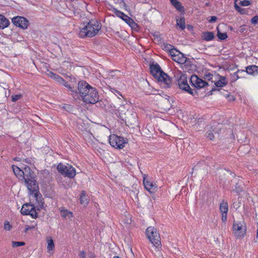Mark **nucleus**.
<instances>
[{"label": "nucleus", "mask_w": 258, "mask_h": 258, "mask_svg": "<svg viewBox=\"0 0 258 258\" xmlns=\"http://www.w3.org/2000/svg\"><path fill=\"white\" fill-rule=\"evenodd\" d=\"M20 167L13 165L12 168L15 175L20 179L24 180L26 186L30 192V195H33L37 199L39 192L38 186L36 183L35 174L31 171L29 166Z\"/></svg>", "instance_id": "1"}, {"label": "nucleus", "mask_w": 258, "mask_h": 258, "mask_svg": "<svg viewBox=\"0 0 258 258\" xmlns=\"http://www.w3.org/2000/svg\"><path fill=\"white\" fill-rule=\"evenodd\" d=\"M79 93L82 100L86 103L95 104L99 100V95L96 88L85 81H80L78 85Z\"/></svg>", "instance_id": "2"}, {"label": "nucleus", "mask_w": 258, "mask_h": 258, "mask_svg": "<svg viewBox=\"0 0 258 258\" xmlns=\"http://www.w3.org/2000/svg\"><path fill=\"white\" fill-rule=\"evenodd\" d=\"M100 23L95 20H92L81 28L79 35L80 37H92L97 34L101 29Z\"/></svg>", "instance_id": "3"}, {"label": "nucleus", "mask_w": 258, "mask_h": 258, "mask_svg": "<svg viewBox=\"0 0 258 258\" xmlns=\"http://www.w3.org/2000/svg\"><path fill=\"white\" fill-rule=\"evenodd\" d=\"M151 73L152 76L160 83L164 88L169 87L171 83V80L170 77L161 69L160 66L158 64H152L150 66Z\"/></svg>", "instance_id": "4"}, {"label": "nucleus", "mask_w": 258, "mask_h": 258, "mask_svg": "<svg viewBox=\"0 0 258 258\" xmlns=\"http://www.w3.org/2000/svg\"><path fill=\"white\" fill-rule=\"evenodd\" d=\"M232 232L236 238H243L246 232V226L244 221H234L232 226Z\"/></svg>", "instance_id": "5"}, {"label": "nucleus", "mask_w": 258, "mask_h": 258, "mask_svg": "<svg viewBox=\"0 0 258 258\" xmlns=\"http://www.w3.org/2000/svg\"><path fill=\"white\" fill-rule=\"evenodd\" d=\"M146 234L153 245L156 248H158L161 245L160 237L156 229L154 227H149L146 230Z\"/></svg>", "instance_id": "6"}, {"label": "nucleus", "mask_w": 258, "mask_h": 258, "mask_svg": "<svg viewBox=\"0 0 258 258\" xmlns=\"http://www.w3.org/2000/svg\"><path fill=\"white\" fill-rule=\"evenodd\" d=\"M109 142L110 145L115 149H122L127 143V140L123 137L113 134L109 136Z\"/></svg>", "instance_id": "7"}, {"label": "nucleus", "mask_w": 258, "mask_h": 258, "mask_svg": "<svg viewBox=\"0 0 258 258\" xmlns=\"http://www.w3.org/2000/svg\"><path fill=\"white\" fill-rule=\"evenodd\" d=\"M57 169L61 174L69 178H74L76 174L75 168L69 164L59 163L57 166Z\"/></svg>", "instance_id": "8"}, {"label": "nucleus", "mask_w": 258, "mask_h": 258, "mask_svg": "<svg viewBox=\"0 0 258 258\" xmlns=\"http://www.w3.org/2000/svg\"><path fill=\"white\" fill-rule=\"evenodd\" d=\"M178 85L180 89L185 91L190 94H194L192 90L190 88L187 83V77L185 74H181L179 78L178 79Z\"/></svg>", "instance_id": "9"}, {"label": "nucleus", "mask_w": 258, "mask_h": 258, "mask_svg": "<svg viewBox=\"0 0 258 258\" xmlns=\"http://www.w3.org/2000/svg\"><path fill=\"white\" fill-rule=\"evenodd\" d=\"M21 213L23 215H30L33 218H36L37 217L35 207L32 204H24L21 208Z\"/></svg>", "instance_id": "10"}, {"label": "nucleus", "mask_w": 258, "mask_h": 258, "mask_svg": "<svg viewBox=\"0 0 258 258\" xmlns=\"http://www.w3.org/2000/svg\"><path fill=\"white\" fill-rule=\"evenodd\" d=\"M190 82L192 86L197 89H201L208 85L207 82L199 78L197 75H192Z\"/></svg>", "instance_id": "11"}, {"label": "nucleus", "mask_w": 258, "mask_h": 258, "mask_svg": "<svg viewBox=\"0 0 258 258\" xmlns=\"http://www.w3.org/2000/svg\"><path fill=\"white\" fill-rule=\"evenodd\" d=\"M172 59L175 62L180 64H183L186 61L187 58L177 50H173L171 52L170 55Z\"/></svg>", "instance_id": "12"}, {"label": "nucleus", "mask_w": 258, "mask_h": 258, "mask_svg": "<svg viewBox=\"0 0 258 258\" xmlns=\"http://www.w3.org/2000/svg\"><path fill=\"white\" fill-rule=\"evenodd\" d=\"M12 23L16 26L23 29H26L28 26V21L24 17L17 16L12 19Z\"/></svg>", "instance_id": "13"}, {"label": "nucleus", "mask_w": 258, "mask_h": 258, "mask_svg": "<svg viewBox=\"0 0 258 258\" xmlns=\"http://www.w3.org/2000/svg\"><path fill=\"white\" fill-rule=\"evenodd\" d=\"M143 178V183L145 188L150 193L154 192L157 188L156 183L147 179L146 174H144Z\"/></svg>", "instance_id": "14"}, {"label": "nucleus", "mask_w": 258, "mask_h": 258, "mask_svg": "<svg viewBox=\"0 0 258 258\" xmlns=\"http://www.w3.org/2000/svg\"><path fill=\"white\" fill-rule=\"evenodd\" d=\"M228 210V205L227 202L223 201L220 205V211L221 213V219L223 222L227 220V214Z\"/></svg>", "instance_id": "15"}, {"label": "nucleus", "mask_w": 258, "mask_h": 258, "mask_svg": "<svg viewBox=\"0 0 258 258\" xmlns=\"http://www.w3.org/2000/svg\"><path fill=\"white\" fill-rule=\"evenodd\" d=\"M47 242V250L50 255H52L54 251V243L51 237L47 236L46 238Z\"/></svg>", "instance_id": "16"}, {"label": "nucleus", "mask_w": 258, "mask_h": 258, "mask_svg": "<svg viewBox=\"0 0 258 258\" xmlns=\"http://www.w3.org/2000/svg\"><path fill=\"white\" fill-rule=\"evenodd\" d=\"M217 77L218 80L215 81V85L217 87H223L228 84L227 78L225 76H222L219 75L216 76Z\"/></svg>", "instance_id": "17"}, {"label": "nucleus", "mask_w": 258, "mask_h": 258, "mask_svg": "<svg viewBox=\"0 0 258 258\" xmlns=\"http://www.w3.org/2000/svg\"><path fill=\"white\" fill-rule=\"evenodd\" d=\"M60 212L61 216L65 219H71L73 217L72 212L63 208H60Z\"/></svg>", "instance_id": "18"}, {"label": "nucleus", "mask_w": 258, "mask_h": 258, "mask_svg": "<svg viewBox=\"0 0 258 258\" xmlns=\"http://www.w3.org/2000/svg\"><path fill=\"white\" fill-rule=\"evenodd\" d=\"M10 25L9 20L4 16L0 14V29H4L7 28Z\"/></svg>", "instance_id": "19"}, {"label": "nucleus", "mask_w": 258, "mask_h": 258, "mask_svg": "<svg viewBox=\"0 0 258 258\" xmlns=\"http://www.w3.org/2000/svg\"><path fill=\"white\" fill-rule=\"evenodd\" d=\"M245 74H248L251 75H256L258 74V67L252 65L248 66L246 68Z\"/></svg>", "instance_id": "20"}, {"label": "nucleus", "mask_w": 258, "mask_h": 258, "mask_svg": "<svg viewBox=\"0 0 258 258\" xmlns=\"http://www.w3.org/2000/svg\"><path fill=\"white\" fill-rule=\"evenodd\" d=\"M240 74H245L244 70H238L236 72L230 75V80L232 82H234L238 79L242 78V76H239Z\"/></svg>", "instance_id": "21"}, {"label": "nucleus", "mask_w": 258, "mask_h": 258, "mask_svg": "<svg viewBox=\"0 0 258 258\" xmlns=\"http://www.w3.org/2000/svg\"><path fill=\"white\" fill-rule=\"evenodd\" d=\"M89 203V199L85 191L83 190L81 192L80 203L84 206H86Z\"/></svg>", "instance_id": "22"}, {"label": "nucleus", "mask_w": 258, "mask_h": 258, "mask_svg": "<svg viewBox=\"0 0 258 258\" xmlns=\"http://www.w3.org/2000/svg\"><path fill=\"white\" fill-rule=\"evenodd\" d=\"M60 84L62 85L64 87H66L67 88L69 89V91L72 92V95H73V97L75 98L76 96H78V91L75 90L73 89V87L68 83L66 81L63 80V82L61 83Z\"/></svg>", "instance_id": "23"}, {"label": "nucleus", "mask_w": 258, "mask_h": 258, "mask_svg": "<svg viewBox=\"0 0 258 258\" xmlns=\"http://www.w3.org/2000/svg\"><path fill=\"white\" fill-rule=\"evenodd\" d=\"M202 38L204 40L209 41L214 39V35L213 32H205L203 33Z\"/></svg>", "instance_id": "24"}, {"label": "nucleus", "mask_w": 258, "mask_h": 258, "mask_svg": "<svg viewBox=\"0 0 258 258\" xmlns=\"http://www.w3.org/2000/svg\"><path fill=\"white\" fill-rule=\"evenodd\" d=\"M48 75L51 78H52V79H53L60 84L63 82L64 79L55 73H53L52 72H49Z\"/></svg>", "instance_id": "25"}, {"label": "nucleus", "mask_w": 258, "mask_h": 258, "mask_svg": "<svg viewBox=\"0 0 258 258\" xmlns=\"http://www.w3.org/2000/svg\"><path fill=\"white\" fill-rule=\"evenodd\" d=\"M176 25L179 26L182 30L185 28L184 17H182L176 19Z\"/></svg>", "instance_id": "26"}, {"label": "nucleus", "mask_w": 258, "mask_h": 258, "mask_svg": "<svg viewBox=\"0 0 258 258\" xmlns=\"http://www.w3.org/2000/svg\"><path fill=\"white\" fill-rule=\"evenodd\" d=\"M171 3L174 7L179 12L183 11V7L181 5L180 3L177 0H170Z\"/></svg>", "instance_id": "27"}, {"label": "nucleus", "mask_w": 258, "mask_h": 258, "mask_svg": "<svg viewBox=\"0 0 258 258\" xmlns=\"http://www.w3.org/2000/svg\"><path fill=\"white\" fill-rule=\"evenodd\" d=\"M122 20H124L127 24H128L131 27H133V26L136 24L133 20L130 18L127 15L124 16V17L122 18Z\"/></svg>", "instance_id": "28"}, {"label": "nucleus", "mask_w": 258, "mask_h": 258, "mask_svg": "<svg viewBox=\"0 0 258 258\" xmlns=\"http://www.w3.org/2000/svg\"><path fill=\"white\" fill-rule=\"evenodd\" d=\"M164 49L168 51L169 52L170 55H171V52L173 50H176L173 47V46L168 44H164Z\"/></svg>", "instance_id": "29"}, {"label": "nucleus", "mask_w": 258, "mask_h": 258, "mask_svg": "<svg viewBox=\"0 0 258 258\" xmlns=\"http://www.w3.org/2000/svg\"><path fill=\"white\" fill-rule=\"evenodd\" d=\"M234 8L240 14H244L246 12L245 9L240 8L236 3H234Z\"/></svg>", "instance_id": "30"}, {"label": "nucleus", "mask_w": 258, "mask_h": 258, "mask_svg": "<svg viewBox=\"0 0 258 258\" xmlns=\"http://www.w3.org/2000/svg\"><path fill=\"white\" fill-rule=\"evenodd\" d=\"M217 29H218V32H217V36L218 37L219 39H220V40H225L227 38V35L226 33H221L220 32L219 30H218V28H217Z\"/></svg>", "instance_id": "31"}, {"label": "nucleus", "mask_w": 258, "mask_h": 258, "mask_svg": "<svg viewBox=\"0 0 258 258\" xmlns=\"http://www.w3.org/2000/svg\"><path fill=\"white\" fill-rule=\"evenodd\" d=\"M25 244V242L22 241H13L12 242V246L13 247H19L21 246H23Z\"/></svg>", "instance_id": "32"}, {"label": "nucleus", "mask_w": 258, "mask_h": 258, "mask_svg": "<svg viewBox=\"0 0 258 258\" xmlns=\"http://www.w3.org/2000/svg\"><path fill=\"white\" fill-rule=\"evenodd\" d=\"M118 73H119V72H118L117 70L112 71L108 74V77L109 78H113L114 77H115L116 76H117V74H118Z\"/></svg>", "instance_id": "33"}, {"label": "nucleus", "mask_w": 258, "mask_h": 258, "mask_svg": "<svg viewBox=\"0 0 258 258\" xmlns=\"http://www.w3.org/2000/svg\"><path fill=\"white\" fill-rule=\"evenodd\" d=\"M12 227V225L10 223L9 221L5 222L4 227L6 230H10L11 229Z\"/></svg>", "instance_id": "34"}, {"label": "nucleus", "mask_w": 258, "mask_h": 258, "mask_svg": "<svg viewBox=\"0 0 258 258\" xmlns=\"http://www.w3.org/2000/svg\"><path fill=\"white\" fill-rule=\"evenodd\" d=\"M240 5L242 6H248L250 5V2L248 0H244L242 1H241L239 3Z\"/></svg>", "instance_id": "35"}, {"label": "nucleus", "mask_w": 258, "mask_h": 258, "mask_svg": "<svg viewBox=\"0 0 258 258\" xmlns=\"http://www.w3.org/2000/svg\"><path fill=\"white\" fill-rule=\"evenodd\" d=\"M206 137L210 140H212L214 137V134L211 131H208L206 133Z\"/></svg>", "instance_id": "36"}, {"label": "nucleus", "mask_w": 258, "mask_h": 258, "mask_svg": "<svg viewBox=\"0 0 258 258\" xmlns=\"http://www.w3.org/2000/svg\"><path fill=\"white\" fill-rule=\"evenodd\" d=\"M22 97L21 94H17L12 96V100L13 102H15L20 99Z\"/></svg>", "instance_id": "37"}, {"label": "nucleus", "mask_w": 258, "mask_h": 258, "mask_svg": "<svg viewBox=\"0 0 258 258\" xmlns=\"http://www.w3.org/2000/svg\"><path fill=\"white\" fill-rule=\"evenodd\" d=\"M213 77H214V75L210 73H209L205 75V79H207L208 80L211 81L212 82L214 81Z\"/></svg>", "instance_id": "38"}, {"label": "nucleus", "mask_w": 258, "mask_h": 258, "mask_svg": "<svg viewBox=\"0 0 258 258\" xmlns=\"http://www.w3.org/2000/svg\"><path fill=\"white\" fill-rule=\"evenodd\" d=\"M251 22L252 24H256L258 23V16H255L251 19Z\"/></svg>", "instance_id": "39"}, {"label": "nucleus", "mask_w": 258, "mask_h": 258, "mask_svg": "<svg viewBox=\"0 0 258 258\" xmlns=\"http://www.w3.org/2000/svg\"><path fill=\"white\" fill-rule=\"evenodd\" d=\"M116 14V15L117 16H118L119 17L121 18L122 19L124 17V16H125L126 15L123 13H122V12H121L120 11H117Z\"/></svg>", "instance_id": "40"}, {"label": "nucleus", "mask_w": 258, "mask_h": 258, "mask_svg": "<svg viewBox=\"0 0 258 258\" xmlns=\"http://www.w3.org/2000/svg\"><path fill=\"white\" fill-rule=\"evenodd\" d=\"M23 162L28 165H31L32 164V160L30 159H24Z\"/></svg>", "instance_id": "41"}, {"label": "nucleus", "mask_w": 258, "mask_h": 258, "mask_svg": "<svg viewBox=\"0 0 258 258\" xmlns=\"http://www.w3.org/2000/svg\"><path fill=\"white\" fill-rule=\"evenodd\" d=\"M80 258H85L86 254L84 251H81L79 254Z\"/></svg>", "instance_id": "42"}, {"label": "nucleus", "mask_w": 258, "mask_h": 258, "mask_svg": "<svg viewBox=\"0 0 258 258\" xmlns=\"http://www.w3.org/2000/svg\"><path fill=\"white\" fill-rule=\"evenodd\" d=\"M217 19L216 16H212L209 20V22L210 23L214 22L217 20Z\"/></svg>", "instance_id": "43"}, {"label": "nucleus", "mask_w": 258, "mask_h": 258, "mask_svg": "<svg viewBox=\"0 0 258 258\" xmlns=\"http://www.w3.org/2000/svg\"><path fill=\"white\" fill-rule=\"evenodd\" d=\"M245 74H240L239 75V76H242V77H243V76L245 75Z\"/></svg>", "instance_id": "44"}, {"label": "nucleus", "mask_w": 258, "mask_h": 258, "mask_svg": "<svg viewBox=\"0 0 258 258\" xmlns=\"http://www.w3.org/2000/svg\"><path fill=\"white\" fill-rule=\"evenodd\" d=\"M115 91L118 94H119L120 96H121V95L120 94L119 92L118 91H116V90H115Z\"/></svg>", "instance_id": "45"}, {"label": "nucleus", "mask_w": 258, "mask_h": 258, "mask_svg": "<svg viewBox=\"0 0 258 258\" xmlns=\"http://www.w3.org/2000/svg\"><path fill=\"white\" fill-rule=\"evenodd\" d=\"M113 258H121L118 256H114Z\"/></svg>", "instance_id": "46"}, {"label": "nucleus", "mask_w": 258, "mask_h": 258, "mask_svg": "<svg viewBox=\"0 0 258 258\" xmlns=\"http://www.w3.org/2000/svg\"><path fill=\"white\" fill-rule=\"evenodd\" d=\"M256 235H257V237L258 238V227H257V234H256Z\"/></svg>", "instance_id": "47"}, {"label": "nucleus", "mask_w": 258, "mask_h": 258, "mask_svg": "<svg viewBox=\"0 0 258 258\" xmlns=\"http://www.w3.org/2000/svg\"><path fill=\"white\" fill-rule=\"evenodd\" d=\"M23 165H25V167L28 166V165H25V163H23Z\"/></svg>", "instance_id": "48"}]
</instances>
